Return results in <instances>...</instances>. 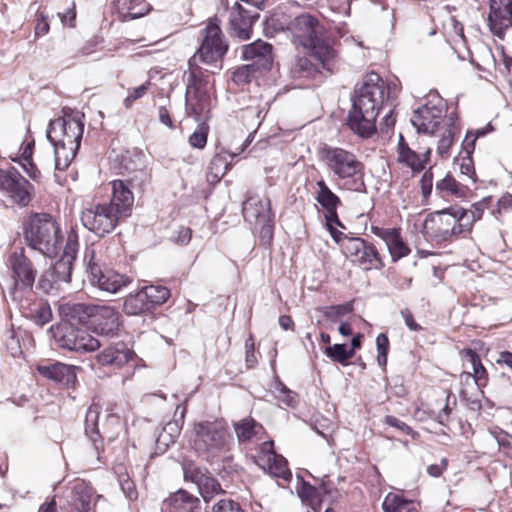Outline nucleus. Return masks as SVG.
<instances>
[{
	"label": "nucleus",
	"instance_id": "nucleus-1",
	"mask_svg": "<svg viewBox=\"0 0 512 512\" xmlns=\"http://www.w3.org/2000/svg\"><path fill=\"white\" fill-rule=\"evenodd\" d=\"M394 85L387 83L378 73L368 72L362 85L355 90L352 109L348 115L351 130L362 138L376 133L379 112L391 99Z\"/></svg>",
	"mask_w": 512,
	"mask_h": 512
},
{
	"label": "nucleus",
	"instance_id": "nucleus-2",
	"mask_svg": "<svg viewBox=\"0 0 512 512\" xmlns=\"http://www.w3.org/2000/svg\"><path fill=\"white\" fill-rule=\"evenodd\" d=\"M320 161L341 190L364 192L365 164L353 151L325 144L318 152Z\"/></svg>",
	"mask_w": 512,
	"mask_h": 512
},
{
	"label": "nucleus",
	"instance_id": "nucleus-3",
	"mask_svg": "<svg viewBox=\"0 0 512 512\" xmlns=\"http://www.w3.org/2000/svg\"><path fill=\"white\" fill-rule=\"evenodd\" d=\"M290 29L294 44L310 50L324 69L333 71L337 57L335 39L317 18L299 15L291 22Z\"/></svg>",
	"mask_w": 512,
	"mask_h": 512
},
{
	"label": "nucleus",
	"instance_id": "nucleus-4",
	"mask_svg": "<svg viewBox=\"0 0 512 512\" xmlns=\"http://www.w3.org/2000/svg\"><path fill=\"white\" fill-rule=\"evenodd\" d=\"M189 442L198 455L214 458L230 450L233 437L226 419L216 417L195 422Z\"/></svg>",
	"mask_w": 512,
	"mask_h": 512
},
{
	"label": "nucleus",
	"instance_id": "nucleus-5",
	"mask_svg": "<svg viewBox=\"0 0 512 512\" xmlns=\"http://www.w3.org/2000/svg\"><path fill=\"white\" fill-rule=\"evenodd\" d=\"M27 245L47 257L58 255L63 244L60 224L48 213H33L23 222Z\"/></svg>",
	"mask_w": 512,
	"mask_h": 512
},
{
	"label": "nucleus",
	"instance_id": "nucleus-6",
	"mask_svg": "<svg viewBox=\"0 0 512 512\" xmlns=\"http://www.w3.org/2000/svg\"><path fill=\"white\" fill-rule=\"evenodd\" d=\"M455 206L429 214L423 224V234L436 244L451 243L467 234Z\"/></svg>",
	"mask_w": 512,
	"mask_h": 512
},
{
	"label": "nucleus",
	"instance_id": "nucleus-7",
	"mask_svg": "<svg viewBox=\"0 0 512 512\" xmlns=\"http://www.w3.org/2000/svg\"><path fill=\"white\" fill-rule=\"evenodd\" d=\"M242 215L245 222L252 226L253 232L258 234L262 241L267 243L272 241L275 214L267 195L248 194L242 203Z\"/></svg>",
	"mask_w": 512,
	"mask_h": 512
},
{
	"label": "nucleus",
	"instance_id": "nucleus-8",
	"mask_svg": "<svg viewBox=\"0 0 512 512\" xmlns=\"http://www.w3.org/2000/svg\"><path fill=\"white\" fill-rule=\"evenodd\" d=\"M73 316L85 322L97 334L114 337L121 326L120 314L112 306L92 303H77L71 308Z\"/></svg>",
	"mask_w": 512,
	"mask_h": 512
},
{
	"label": "nucleus",
	"instance_id": "nucleus-9",
	"mask_svg": "<svg viewBox=\"0 0 512 512\" xmlns=\"http://www.w3.org/2000/svg\"><path fill=\"white\" fill-rule=\"evenodd\" d=\"M448 104L439 94L429 95L424 104L414 110L411 123L419 133L433 135L441 123H448Z\"/></svg>",
	"mask_w": 512,
	"mask_h": 512
},
{
	"label": "nucleus",
	"instance_id": "nucleus-10",
	"mask_svg": "<svg viewBox=\"0 0 512 512\" xmlns=\"http://www.w3.org/2000/svg\"><path fill=\"white\" fill-rule=\"evenodd\" d=\"M85 228L99 237L112 233L125 219L107 202H93L80 215Z\"/></svg>",
	"mask_w": 512,
	"mask_h": 512
},
{
	"label": "nucleus",
	"instance_id": "nucleus-11",
	"mask_svg": "<svg viewBox=\"0 0 512 512\" xmlns=\"http://www.w3.org/2000/svg\"><path fill=\"white\" fill-rule=\"evenodd\" d=\"M53 337L59 347L78 353L93 352L100 348L98 339L86 330L63 322L51 327Z\"/></svg>",
	"mask_w": 512,
	"mask_h": 512
},
{
	"label": "nucleus",
	"instance_id": "nucleus-12",
	"mask_svg": "<svg viewBox=\"0 0 512 512\" xmlns=\"http://www.w3.org/2000/svg\"><path fill=\"white\" fill-rule=\"evenodd\" d=\"M216 21V18L210 20L206 27L200 31L201 43L195 54V57L198 56L201 62L208 65L221 63L229 47Z\"/></svg>",
	"mask_w": 512,
	"mask_h": 512
},
{
	"label": "nucleus",
	"instance_id": "nucleus-13",
	"mask_svg": "<svg viewBox=\"0 0 512 512\" xmlns=\"http://www.w3.org/2000/svg\"><path fill=\"white\" fill-rule=\"evenodd\" d=\"M342 254L353 265L365 271L381 270L385 267L383 256L377 247L361 237L346 241Z\"/></svg>",
	"mask_w": 512,
	"mask_h": 512
},
{
	"label": "nucleus",
	"instance_id": "nucleus-14",
	"mask_svg": "<svg viewBox=\"0 0 512 512\" xmlns=\"http://www.w3.org/2000/svg\"><path fill=\"white\" fill-rule=\"evenodd\" d=\"M0 191L20 207L29 205L34 196V186L15 168L0 169Z\"/></svg>",
	"mask_w": 512,
	"mask_h": 512
},
{
	"label": "nucleus",
	"instance_id": "nucleus-15",
	"mask_svg": "<svg viewBox=\"0 0 512 512\" xmlns=\"http://www.w3.org/2000/svg\"><path fill=\"white\" fill-rule=\"evenodd\" d=\"M137 355L135 351L124 342L110 344L93 358V366L106 369L111 373H118L124 369L135 366Z\"/></svg>",
	"mask_w": 512,
	"mask_h": 512
},
{
	"label": "nucleus",
	"instance_id": "nucleus-16",
	"mask_svg": "<svg viewBox=\"0 0 512 512\" xmlns=\"http://www.w3.org/2000/svg\"><path fill=\"white\" fill-rule=\"evenodd\" d=\"M84 131V124L80 119L65 114L50 120L47 129V138L51 143H63L67 146L80 147Z\"/></svg>",
	"mask_w": 512,
	"mask_h": 512
},
{
	"label": "nucleus",
	"instance_id": "nucleus-17",
	"mask_svg": "<svg viewBox=\"0 0 512 512\" xmlns=\"http://www.w3.org/2000/svg\"><path fill=\"white\" fill-rule=\"evenodd\" d=\"M7 265L11 270L15 288L31 291L35 283L37 270L23 247L15 249L9 254Z\"/></svg>",
	"mask_w": 512,
	"mask_h": 512
},
{
	"label": "nucleus",
	"instance_id": "nucleus-18",
	"mask_svg": "<svg viewBox=\"0 0 512 512\" xmlns=\"http://www.w3.org/2000/svg\"><path fill=\"white\" fill-rule=\"evenodd\" d=\"M432 150L429 146L416 149L410 147L402 134L399 135L397 145V162L411 169L413 174L422 172L429 164Z\"/></svg>",
	"mask_w": 512,
	"mask_h": 512
},
{
	"label": "nucleus",
	"instance_id": "nucleus-19",
	"mask_svg": "<svg viewBox=\"0 0 512 512\" xmlns=\"http://www.w3.org/2000/svg\"><path fill=\"white\" fill-rule=\"evenodd\" d=\"M81 368L62 362L37 366L38 373L62 389L75 390L78 386L77 371Z\"/></svg>",
	"mask_w": 512,
	"mask_h": 512
},
{
	"label": "nucleus",
	"instance_id": "nucleus-20",
	"mask_svg": "<svg viewBox=\"0 0 512 512\" xmlns=\"http://www.w3.org/2000/svg\"><path fill=\"white\" fill-rule=\"evenodd\" d=\"M78 248V235L74 231H71L67 236L61 258L48 270L51 277H55L60 282H70L73 262L77 257Z\"/></svg>",
	"mask_w": 512,
	"mask_h": 512
},
{
	"label": "nucleus",
	"instance_id": "nucleus-21",
	"mask_svg": "<svg viewBox=\"0 0 512 512\" xmlns=\"http://www.w3.org/2000/svg\"><path fill=\"white\" fill-rule=\"evenodd\" d=\"M371 233L383 240L387 246L393 262H396L411 253V249L401 234L400 228H384L372 225Z\"/></svg>",
	"mask_w": 512,
	"mask_h": 512
},
{
	"label": "nucleus",
	"instance_id": "nucleus-22",
	"mask_svg": "<svg viewBox=\"0 0 512 512\" xmlns=\"http://www.w3.org/2000/svg\"><path fill=\"white\" fill-rule=\"evenodd\" d=\"M111 199L107 203L116 210L125 220L131 216L134 206V195L131 190V181L116 179L110 182Z\"/></svg>",
	"mask_w": 512,
	"mask_h": 512
},
{
	"label": "nucleus",
	"instance_id": "nucleus-23",
	"mask_svg": "<svg viewBox=\"0 0 512 512\" xmlns=\"http://www.w3.org/2000/svg\"><path fill=\"white\" fill-rule=\"evenodd\" d=\"M487 22L491 33L503 39L506 30L512 27V2H490Z\"/></svg>",
	"mask_w": 512,
	"mask_h": 512
},
{
	"label": "nucleus",
	"instance_id": "nucleus-24",
	"mask_svg": "<svg viewBox=\"0 0 512 512\" xmlns=\"http://www.w3.org/2000/svg\"><path fill=\"white\" fill-rule=\"evenodd\" d=\"M259 18L258 13H251L244 9L240 2H234L230 13V30L233 37L240 40H248L251 38L252 25Z\"/></svg>",
	"mask_w": 512,
	"mask_h": 512
},
{
	"label": "nucleus",
	"instance_id": "nucleus-25",
	"mask_svg": "<svg viewBox=\"0 0 512 512\" xmlns=\"http://www.w3.org/2000/svg\"><path fill=\"white\" fill-rule=\"evenodd\" d=\"M94 488L90 483L77 479L74 481L69 500V512H92L96 503H93Z\"/></svg>",
	"mask_w": 512,
	"mask_h": 512
},
{
	"label": "nucleus",
	"instance_id": "nucleus-26",
	"mask_svg": "<svg viewBox=\"0 0 512 512\" xmlns=\"http://www.w3.org/2000/svg\"><path fill=\"white\" fill-rule=\"evenodd\" d=\"M457 405L456 396L449 389H443L434 394L429 404L430 415L441 425H447L453 408Z\"/></svg>",
	"mask_w": 512,
	"mask_h": 512
},
{
	"label": "nucleus",
	"instance_id": "nucleus-27",
	"mask_svg": "<svg viewBox=\"0 0 512 512\" xmlns=\"http://www.w3.org/2000/svg\"><path fill=\"white\" fill-rule=\"evenodd\" d=\"M242 58L254 61L255 67L270 70L273 66V46L265 41L256 40L251 44L242 46Z\"/></svg>",
	"mask_w": 512,
	"mask_h": 512
},
{
	"label": "nucleus",
	"instance_id": "nucleus-28",
	"mask_svg": "<svg viewBox=\"0 0 512 512\" xmlns=\"http://www.w3.org/2000/svg\"><path fill=\"white\" fill-rule=\"evenodd\" d=\"M161 512H201V502L198 497L180 489L162 502Z\"/></svg>",
	"mask_w": 512,
	"mask_h": 512
},
{
	"label": "nucleus",
	"instance_id": "nucleus-29",
	"mask_svg": "<svg viewBox=\"0 0 512 512\" xmlns=\"http://www.w3.org/2000/svg\"><path fill=\"white\" fill-rule=\"evenodd\" d=\"M331 492L332 488L330 484L326 482H322L316 487L303 480L297 488V494L302 503L309 506L314 512H319L323 502V496Z\"/></svg>",
	"mask_w": 512,
	"mask_h": 512
},
{
	"label": "nucleus",
	"instance_id": "nucleus-30",
	"mask_svg": "<svg viewBox=\"0 0 512 512\" xmlns=\"http://www.w3.org/2000/svg\"><path fill=\"white\" fill-rule=\"evenodd\" d=\"M185 107L188 116L196 121L208 119L211 110V97L209 92H185Z\"/></svg>",
	"mask_w": 512,
	"mask_h": 512
},
{
	"label": "nucleus",
	"instance_id": "nucleus-31",
	"mask_svg": "<svg viewBox=\"0 0 512 512\" xmlns=\"http://www.w3.org/2000/svg\"><path fill=\"white\" fill-rule=\"evenodd\" d=\"M468 192L469 188L457 181L451 173H447L435 185V194L445 201L465 198Z\"/></svg>",
	"mask_w": 512,
	"mask_h": 512
},
{
	"label": "nucleus",
	"instance_id": "nucleus-32",
	"mask_svg": "<svg viewBox=\"0 0 512 512\" xmlns=\"http://www.w3.org/2000/svg\"><path fill=\"white\" fill-rule=\"evenodd\" d=\"M239 444L251 442L253 439L262 440L267 436L264 426L252 417H245L233 424Z\"/></svg>",
	"mask_w": 512,
	"mask_h": 512
},
{
	"label": "nucleus",
	"instance_id": "nucleus-33",
	"mask_svg": "<svg viewBox=\"0 0 512 512\" xmlns=\"http://www.w3.org/2000/svg\"><path fill=\"white\" fill-rule=\"evenodd\" d=\"M490 201V198H484L481 201L472 204L469 209L455 206L460 222L462 223L461 227L464 228L467 236L471 234L475 222L482 219L483 213L489 207Z\"/></svg>",
	"mask_w": 512,
	"mask_h": 512
},
{
	"label": "nucleus",
	"instance_id": "nucleus-34",
	"mask_svg": "<svg viewBox=\"0 0 512 512\" xmlns=\"http://www.w3.org/2000/svg\"><path fill=\"white\" fill-rule=\"evenodd\" d=\"M457 120V107H454V109L449 113L448 123H446L445 130L438 142L437 152L441 158H448L450 156V149L453 146L455 136L459 131Z\"/></svg>",
	"mask_w": 512,
	"mask_h": 512
},
{
	"label": "nucleus",
	"instance_id": "nucleus-35",
	"mask_svg": "<svg viewBox=\"0 0 512 512\" xmlns=\"http://www.w3.org/2000/svg\"><path fill=\"white\" fill-rule=\"evenodd\" d=\"M186 76V91L185 92H209L208 90V74L200 66L192 60L188 62V70L185 72Z\"/></svg>",
	"mask_w": 512,
	"mask_h": 512
},
{
	"label": "nucleus",
	"instance_id": "nucleus-36",
	"mask_svg": "<svg viewBox=\"0 0 512 512\" xmlns=\"http://www.w3.org/2000/svg\"><path fill=\"white\" fill-rule=\"evenodd\" d=\"M191 478L198 485L199 492L205 502H209L213 497L224 492L217 479L203 473L200 469H196Z\"/></svg>",
	"mask_w": 512,
	"mask_h": 512
},
{
	"label": "nucleus",
	"instance_id": "nucleus-37",
	"mask_svg": "<svg viewBox=\"0 0 512 512\" xmlns=\"http://www.w3.org/2000/svg\"><path fill=\"white\" fill-rule=\"evenodd\" d=\"M100 414V407L98 404L89 406L86 413L85 420V433L93 442V445L98 454L104 451V443L102 436L98 429V418Z\"/></svg>",
	"mask_w": 512,
	"mask_h": 512
},
{
	"label": "nucleus",
	"instance_id": "nucleus-38",
	"mask_svg": "<svg viewBox=\"0 0 512 512\" xmlns=\"http://www.w3.org/2000/svg\"><path fill=\"white\" fill-rule=\"evenodd\" d=\"M116 13L120 21H130L148 14L152 6L149 2H115Z\"/></svg>",
	"mask_w": 512,
	"mask_h": 512
},
{
	"label": "nucleus",
	"instance_id": "nucleus-39",
	"mask_svg": "<svg viewBox=\"0 0 512 512\" xmlns=\"http://www.w3.org/2000/svg\"><path fill=\"white\" fill-rule=\"evenodd\" d=\"M315 200L322 207L323 211L338 209L342 201L321 178L316 182Z\"/></svg>",
	"mask_w": 512,
	"mask_h": 512
},
{
	"label": "nucleus",
	"instance_id": "nucleus-40",
	"mask_svg": "<svg viewBox=\"0 0 512 512\" xmlns=\"http://www.w3.org/2000/svg\"><path fill=\"white\" fill-rule=\"evenodd\" d=\"M131 282V277L113 270H107L101 278H98L96 286L103 291L117 293Z\"/></svg>",
	"mask_w": 512,
	"mask_h": 512
},
{
	"label": "nucleus",
	"instance_id": "nucleus-41",
	"mask_svg": "<svg viewBox=\"0 0 512 512\" xmlns=\"http://www.w3.org/2000/svg\"><path fill=\"white\" fill-rule=\"evenodd\" d=\"M466 358L469 360V362L472 365L473 372H466V376L473 377L476 385L482 389L487 386L489 382V374L487 369L482 364L481 358L479 354L470 348H467L463 351Z\"/></svg>",
	"mask_w": 512,
	"mask_h": 512
},
{
	"label": "nucleus",
	"instance_id": "nucleus-42",
	"mask_svg": "<svg viewBox=\"0 0 512 512\" xmlns=\"http://www.w3.org/2000/svg\"><path fill=\"white\" fill-rule=\"evenodd\" d=\"M259 466L274 477L284 480H290L292 477L287 460L280 454L272 456L268 462H264Z\"/></svg>",
	"mask_w": 512,
	"mask_h": 512
},
{
	"label": "nucleus",
	"instance_id": "nucleus-43",
	"mask_svg": "<svg viewBox=\"0 0 512 512\" xmlns=\"http://www.w3.org/2000/svg\"><path fill=\"white\" fill-rule=\"evenodd\" d=\"M150 311L151 309L141 289L136 293H131L125 297L123 303V312L125 314L134 316Z\"/></svg>",
	"mask_w": 512,
	"mask_h": 512
},
{
	"label": "nucleus",
	"instance_id": "nucleus-44",
	"mask_svg": "<svg viewBox=\"0 0 512 512\" xmlns=\"http://www.w3.org/2000/svg\"><path fill=\"white\" fill-rule=\"evenodd\" d=\"M151 309L163 305L171 296L170 290L162 285H148L141 288Z\"/></svg>",
	"mask_w": 512,
	"mask_h": 512
},
{
	"label": "nucleus",
	"instance_id": "nucleus-45",
	"mask_svg": "<svg viewBox=\"0 0 512 512\" xmlns=\"http://www.w3.org/2000/svg\"><path fill=\"white\" fill-rule=\"evenodd\" d=\"M52 144L55 153V168L60 171H65L75 158L79 148L76 146H67L61 142Z\"/></svg>",
	"mask_w": 512,
	"mask_h": 512
},
{
	"label": "nucleus",
	"instance_id": "nucleus-46",
	"mask_svg": "<svg viewBox=\"0 0 512 512\" xmlns=\"http://www.w3.org/2000/svg\"><path fill=\"white\" fill-rule=\"evenodd\" d=\"M382 508L384 512H419L412 501L394 493H389L385 497Z\"/></svg>",
	"mask_w": 512,
	"mask_h": 512
},
{
	"label": "nucleus",
	"instance_id": "nucleus-47",
	"mask_svg": "<svg viewBox=\"0 0 512 512\" xmlns=\"http://www.w3.org/2000/svg\"><path fill=\"white\" fill-rule=\"evenodd\" d=\"M324 353L332 361L340 363L343 366L349 364L351 358L354 357L353 351L349 350L347 344H334L333 346L326 347Z\"/></svg>",
	"mask_w": 512,
	"mask_h": 512
},
{
	"label": "nucleus",
	"instance_id": "nucleus-48",
	"mask_svg": "<svg viewBox=\"0 0 512 512\" xmlns=\"http://www.w3.org/2000/svg\"><path fill=\"white\" fill-rule=\"evenodd\" d=\"M318 72L316 65L307 57H299L292 68V73L297 78H313Z\"/></svg>",
	"mask_w": 512,
	"mask_h": 512
},
{
	"label": "nucleus",
	"instance_id": "nucleus-49",
	"mask_svg": "<svg viewBox=\"0 0 512 512\" xmlns=\"http://www.w3.org/2000/svg\"><path fill=\"white\" fill-rule=\"evenodd\" d=\"M255 72V64L242 65L232 73V81L238 86L247 85L255 77Z\"/></svg>",
	"mask_w": 512,
	"mask_h": 512
},
{
	"label": "nucleus",
	"instance_id": "nucleus-50",
	"mask_svg": "<svg viewBox=\"0 0 512 512\" xmlns=\"http://www.w3.org/2000/svg\"><path fill=\"white\" fill-rule=\"evenodd\" d=\"M209 130V125L205 121L201 122L189 136L188 142L190 146L196 149H204L207 144Z\"/></svg>",
	"mask_w": 512,
	"mask_h": 512
},
{
	"label": "nucleus",
	"instance_id": "nucleus-51",
	"mask_svg": "<svg viewBox=\"0 0 512 512\" xmlns=\"http://www.w3.org/2000/svg\"><path fill=\"white\" fill-rule=\"evenodd\" d=\"M150 87H151V82L149 80H147L146 82H144L143 84H141L138 87L129 88L127 91V96L123 100L124 107L126 109H130L133 106V104L135 103V101L141 99L148 93Z\"/></svg>",
	"mask_w": 512,
	"mask_h": 512
},
{
	"label": "nucleus",
	"instance_id": "nucleus-52",
	"mask_svg": "<svg viewBox=\"0 0 512 512\" xmlns=\"http://www.w3.org/2000/svg\"><path fill=\"white\" fill-rule=\"evenodd\" d=\"M377 362L380 367L385 368L387 365L388 353L390 350L389 338L385 333H380L376 337Z\"/></svg>",
	"mask_w": 512,
	"mask_h": 512
},
{
	"label": "nucleus",
	"instance_id": "nucleus-53",
	"mask_svg": "<svg viewBox=\"0 0 512 512\" xmlns=\"http://www.w3.org/2000/svg\"><path fill=\"white\" fill-rule=\"evenodd\" d=\"M258 355L255 347V338L253 334H249L245 340V363L248 369H253L258 364Z\"/></svg>",
	"mask_w": 512,
	"mask_h": 512
},
{
	"label": "nucleus",
	"instance_id": "nucleus-54",
	"mask_svg": "<svg viewBox=\"0 0 512 512\" xmlns=\"http://www.w3.org/2000/svg\"><path fill=\"white\" fill-rule=\"evenodd\" d=\"M87 262V271L89 273L90 281L93 285H96L98 282V278H101L105 272L102 271L99 264L93 261L94 259V250H87L85 252V260L88 259Z\"/></svg>",
	"mask_w": 512,
	"mask_h": 512
},
{
	"label": "nucleus",
	"instance_id": "nucleus-55",
	"mask_svg": "<svg viewBox=\"0 0 512 512\" xmlns=\"http://www.w3.org/2000/svg\"><path fill=\"white\" fill-rule=\"evenodd\" d=\"M276 398L290 407H294L298 402L297 394L288 389L283 383L276 386Z\"/></svg>",
	"mask_w": 512,
	"mask_h": 512
},
{
	"label": "nucleus",
	"instance_id": "nucleus-56",
	"mask_svg": "<svg viewBox=\"0 0 512 512\" xmlns=\"http://www.w3.org/2000/svg\"><path fill=\"white\" fill-rule=\"evenodd\" d=\"M274 449V441L273 440H265L257 447V464L260 465L264 462H268L269 459L276 455Z\"/></svg>",
	"mask_w": 512,
	"mask_h": 512
},
{
	"label": "nucleus",
	"instance_id": "nucleus-57",
	"mask_svg": "<svg viewBox=\"0 0 512 512\" xmlns=\"http://www.w3.org/2000/svg\"><path fill=\"white\" fill-rule=\"evenodd\" d=\"M353 311L352 302H347L340 305L328 306L324 310V315L330 319H336L338 317L347 315Z\"/></svg>",
	"mask_w": 512,
	"mask_h": 512
},
{
	"label": "nucleus",
	"instance_id": "nucleus-58",
	"mask_svg": "<svg viewBox=\"0 0 512 512\" xmlns=\"http://www.w3.org/2000/svg\"><path fill=\"white\" fill-rule=\"evenodd\" d=\"M213 512H245L239 502L229 498L220 499L212 508Z\"/></svg>",
	"mask_w": 512,
	"mask_h": 512
},
{
	"label": "nucleus",
	"instance_id": "nucleus-59",
	"mask_svg": "<svg viewBox=\"0 0 512 512\" xmlns=\"http://www.w3.org/2000/svg\"><path fill=\"white\" fill-rule=\"evenodd\" d=\"M433 172L432 168L426 170L420 179V188L424 199L426 200L432 193L433 190Z\"/></svg>",
	"mask_w": 512,
	"mask_h": 512
},
{
	"label": "nucleus",
	"instance_id": "nucleus-60",
	"mask_svg": "<svg viewBox=\"0 0 512 512\" xmlns=\"http://www.w3.org/2000/svg\"><path fill=\"white\" fill-rule=\"evenodd\" d=\"M384 423L387 424L388 426L396 428L405 435H411L413 433V429L409 425H407L405 422L401 421L395 416H385Z\"/></svg>",
	"mask_w": 512,
	"mask_h": 512
},
{
	"label": "nucleus",
	"instance_id": "nucleus-61",
	"mask_svg": "<svg viewBox=\"0 0 512 512\" xmlns=\"http://www.w3.org/2000/svg\"><path fill=\"white\" fill-rule=\"evenodd\" d=\"M50 30V25L48 22V18L42 13L37 14L36 24H35V36L41 37L46 35Z\"/></svg>",
	"mask_w": 512,
	"mask_h": 512
},
{
	"label": "nucleus",
	"instance_id": "nucleus-62",
	"mask_svg": "<svg viewBox=\"0 0 512 512\" xmlns=\"http://www.w3.org/2000/svg\"><path fill=\"white\" fill-rule=\"evenodd\" d=\"M58 282L60 281L55 277H51V274H49V271L47 270L40 276L38 287L45 293H49Z\"/></svg>",
	"mask_w": 512,
	"mask_h": 512
},
{
	"label": "nucleus",
	"instance_id": "nucleus-63",
	"mask_svg": "<svg viewBox=\"0 0 512 512\" xmlns=\"http://www.w3.org/2000/svg\"><path fill=\"white\" fill-rule=\"evenodd\" d=\"M401 316L409 330L419 332L423 329L422 326L416 322L414 315L409 308L402 309Z\"/></svg>",
	"mask_w": 512,
	"mask_h": 512
},
{
	"label": "nucleus",
	"instance_id": "nucleus-64",
	"mask_svg": "<svg viewBox=\"0 0 512 512\" xmlns=\"http://www.w3.org/2000/svg\"><path fill=\"white\" fill-rule=\"evenodd\" d=\"M487 133L485 129H477L475 132H468L463 145L467 150V153L470 154L474 150L475 141L478 137L484 136Z\"/></svg>",
	"mask_w": 512,
	"mask_h": 512
}]
</instances>
